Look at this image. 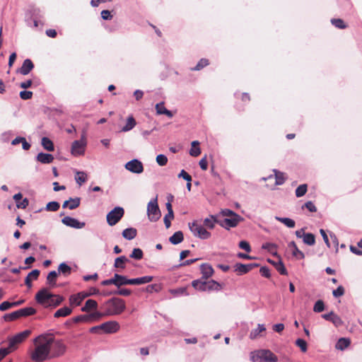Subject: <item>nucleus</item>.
Listing matches in <instances>:
<instances>
[{
  "instance_id": "obj_7",
  "label": "nucleus",
  "mask_w": 362,
  "mask_h": 362,
  "mask_svg": "<svg viewBox=\"0 0 362 362\" xmlns=\"http://www.w3.org/2000/svg\"><path fill=\"white\" fill-rule=\"evenodd\" d=\"M120 287L125 285H141L151 282L152 276H144L135 279H128L126 276L121 275Z\"/></svg>"
},
{
  "instance_id": "obj_31",
  "label": "nucleus",
  "mask_w": 362,
  "mask_h": 362,
  "mask_svg": "<svg viewBox=\"0 0 362 362\" xmlns=\"http://www.w3.org/2000/svg\"><path fill=\"white\" fill-rule=\"evenodd\" d=\"M57 273L56 271H51L47 276V284L51 288L56 286Z\"/></svg>"
},
{
  "instance_id": "obj_30",
  "label": "nucleus",
  "mask_w": 362,
  "mask_h": 362,
  "mask_svg": "<svg viewBox=\"0 0 362 362\" xmlns=\"http://www.w3.org/2000/svg\"><path fill=\"white\" fill-rule=\"evenodd\" d=\"M350 340L347 338H340L336 343L335 348L343 351L350 345Z\"/></svg>"
},
{
  "instance_id": "obj_10",
  "label": "nucleus",
  "mask_w": 362,
  "mask_h": 362,
  "mask_svg": "<svg viewBox=\"0 0 362 362\" xmlns=\"http://www.w3.org/2000/svg\"><path fill=\"white\" fill-rule=\"evenodd\" d=\"M30 330L26 329L21 332L8 339V349L11 351L17 349L18 344L22 343L30 334Z\"/></svg>"
},
{
  "instance_id": "obj_25",
  "label": "nucleus",
  "mask_w": 362,
  "mask_h": 362,
  "mask_svg": "<svg viewBox=\"0 0 362 362\" xmlns=\"http://www.w3.org/2000/svg\"><path fill=\"white\" fill-rule=\"evenodd\" d=\"M288 247L293 250L292 254L295 257H296L298 259H304V253L298 248L294 241H291V243H288Z\"/></svg>"
},
{
  "instance_id": "obj_12",
  "label": "nucleus",
  "mask_w": 362,
  "mask_h": 362,
  "mask_svg": "<svg viewBox=\"0 0 362 362\" xmlns=\"http://www.w3.org/2000/svg\"><path fill=\"white\" fill-rule=\"evenodd\" d=\"M243 218L238 214H235L233 217L225 218L222 220L215 221L221 227L229 230L230 228L235 227Z\"/></svg>"
},
{
  "instance_id": "obj_23",
  "label": "nucleus",
  "mask_w": 362,
  "mask_h": 362,
  "mask_svg": "<svg viewBox=\"0 0 362 362\" xmlns=\"http://www.w3.org/2000/svg\"><path fill=\"white\" fill-rule=\"evenodd\" d=\"M192 286L196 290H198V291H207L206 280L203 279L202 278L200 279L194 280L192 282Z\"/></svg>"
},
{
  "instance_id": "obj_60",
  "label": "nucleus",
  "mask_w": 362,
  "mask_h": 362,
  "mask_svg": "<svg viewBox=\"0 0 362 362\" xmlns=\"http://www.w3.org/2000/svg\"><path fill=\"white\" fill-rule=\"evenodd\" d=\"M166 110L164 102H161L156 105V110L158 115H163V112Z\"/></svg>"
},
{
  "instance_id": "obj_28",
  "label": "nucleus",
  "mask_w": 362,
  "mask_h": 362,
  "mask_svg": "<svg viewBox=\"0 0 362 362\" xmlns=\"http://www.w3.org/2000/svg\"><path fill=\"white\" fill-rule=\"evenodd\" d=\"M71 313H72V309L69 307L65 306V307H63V308L57 310L54 313V317H57V318L61 317H66V316L69 315Z\"/></svg>"
},
{
  "instance_id": "obj_5",
  "label": "nucleus",
  "mask_w": 362,
  "mask_h": 362,
  "mask_svg": "<svg viewBox=\"0 0 362 362\" xmlns=\"http://www.w3.org/2000/svg\"><path fill=\"white\" fill-rule=\"evenodd\" d=\"M250 360L252 362H277L278 358L269 349H261L250 353Z\"/></svg>"
},
{
  "instance_id": "obj_34",
  "label": "nucleus",
  "mask_w": 362,
  "mask_h": 362,
  "mask_svg": "<svg viewBox=\"0 0 362 362\" xmlns=\"http://www.w3.org/2000/svg\"><path fill=\"white\" fill-rule=\"evenodd\" d=\"M266 328L264 325L259 324L257 329H252L250 333V338L251 339H255L257 338L260 333L264 332Z\"/></svg>"
},
{
  "instance_id": "obj_47",
  "label": "nucleus",
  "mask_w": 362,
  "mask_h": 362,
  "mask_svg": "<svg viewBox=\"0 0 362 362\" xmlns=\"http://www.w3.org/2000/svg\"><path fill=\"white\" fill-rule=\"evenodd\" d=\"M60 207L59 203L55 201L50 202L46 205L45 209L47 211H57Z\"/></svg>"
},
{
  "instance_id": "obj_45",
  "label": "nucleus",
  "mask_w": 362,
  "mask_h": 362,
  "mask_svg": "<svg viewBox=\"0 0 362 362\" xmlns=\"http://www.w3.org/2000/svg\"><path fill=\"white\" fill-rule=\"evenodd\" d=\"M144 253L143 251L140 248H134L129 255V257L132 259L140 260L143 258Z\"/></svg>"
},
{
  "instance_id": "obj_21",
  "label": "nucleus",
  "mask_w": 362,
  "mask_h": 362,
  "mask_svg": "<svg viewBox=\"0 0 362 362\" xmlns=\"http://www.w3.org/2000/svg\"><path fill=\"white\" fill-rule=\"evenodd\" d=\"M120 279H121L120 274H115L112 278L103 280L101 282V284L103 286H109V285L113 284L115 286H117V288H120V280H119Z\"/></svg>"
},
{
  "instance_id": "obj_63",
  "label": "nucleus",
  "mask_w": 362,
  "mask_h": 362,
  "mask_svg": "<svg viewBox=\"0 0 362 362\" xmlns=\"http://www.w3.org/2000/svg\"><path fill=\"white\" fill-rule=\"evenodd\" d=\"M239 247L247 252H250L251 251L250 245L247 241H245V240L240 241L239 243Z\"/></svg>"
},
{
  "instance_id": "obj_64",
  "label": "nucleus",
  "mask_w": 362,
  "mask_h": 362,
  "mask_svg": "<svg viewBox=\"0 0 362 362\" xmlns=\"http://www.w3.org/2000/svg\"><path fill=\"white\" fill-rule=\"evenodd\" d=\"M28 204H29L28 199L27 198H25V199L21 200L19 202H18L16 204V206L18 209H24L28 206Z\"/></svg>"
},
{
  "instance_id": "obj_1",
  "label": "nucleus",
  "mask_w": 362,
  "mask_h": 362,
  "mask_svg": "<svg viewBox=\"0 0 362 362\" xmlns=\"http://www.w3.org/2000/svg\"><path fill=\"white\" fill-rule=\"evenodd\" d=\"M48 342L45 340V334H40L33 340L34 349L30 352V359L34 362H44L50 360V353Z\"/></svg>"
},
{
  "instance_id": "obj_44",
  "label": "nucleus",
  "mask_w": 362,
  "mask_h": 362,
  "mask_svg": "<svg viewBox=\"0 0 362 362\" xmlns=\"http://www.w3.org/2000/svg\"><path fill=\"white\" fill-rule=\"evenodd\" d=\"M19 317H21L18 310L8 314H6L4 316L5 321H13L18 319Z\"/></svg>"
},
{
  "instance_id": "obj_56",
  "label": "nucleus",
  "mask_w": 362,
  "mask_h": 362,
  "mask_svg": "<svg viewBox=\"0 0 362 362\" xmlns=\"http://www.w3.org/2000/svg\"><path fill=\"white\" fill-rule=\"evenodd\" d=\"M156 162L160 166H164L168 163V158L164 154H159L156 156Z\"/></svg>"
},
{
  "instance_id": "obj_36",
  "label": "nucleus",
  "mask_w": 362,
  "mask_h": 362,
  "mask_svg": "<svg viewBox=\"0 0 362 362\" xmlns=\"http://www.w3.org/2000/svg\"><path fill=\"white\" fill-rule=\"evenodd\" d=\"M43 148L48 151H53L54 149L53 142L47 137H43L41 141Z\"/></svg>"
},
{
  "instance_id": "obj_35",
  "label": "nucleus",
  "mask_w": 362,
  "mask_h": 362,
  "mask_svg": "<svg viewBox=\"0 0 362 362\" xmlns=\"http://www.w3.org/2000/svg\"><path fill=\"white\" fill-rule=\"evenodd\" d=\"M275 219L282 223H284L285 226H286L288 228H294L296 226L295 221L289 218H283L280 216H275Z\"/></svg>"
},
{
  "instance_id": "obj_11",
  "label": "nucleus",
  "mask_w": 362,
  "mask_h": 362,
  "mask_svg": "<svg viewBox=\"0 0 362 362\" xmlns=\"http://www.w3.org/2000/svg\"><path fill=\"white\" fill-rule=\"evenodd\" d=\"M86 138L85 133L81 135L80 140H76L71 145V153L74 156L83 155L85 153V148L86 146Z\"/></svg>"
},
{
  "instance_id": "obj_3",
  "label": "nucleus",
  "mask_w": 362,
  "mask_h": 362,
  "mask_svg": "<svg viewBox=\"0 0 362 362\" xmlns=\"http://www.w3.org/2000/svg\"><path fill=\"white\" fill-rule=\"evenodd\" d=\"M100 309L105 311L106 315H117L124 311L126 304L123 299L113 297L103 303L100 306Z\"/></svg>"
},
{
  "instance_id": "obj_26",
  "label": "nucleus",
  "mask_w": 362,
  "mask_h": 362,
  "mask_svg": "<svg viewBox=\"0 0 362 362\" xmlns=\"http://www.w3.org/2000/svg\"><path fill=\"white\" fill-rule=\"evenodd\" d=\"M137 234V230L134 228H128L123 230L122 236L129 240L134 239Z\"/></svg>"
},
{
  "instance_id": "obj_55",
  "label": "nucleus",
  "mask_w": 362,
  "mask_h": 362,
  "mask_svg": "<svg viewBox=\"0 0 362 362\" xmlns=\"http://www.w3.org/2000/svg\"><path fill=\"white\" fill-rule=\"evenodd\" d=\"M325 309V304L322 300H318L314 305L313 310L315 313H321Z\"/></svg>"
},
{
  "instance_id": "obj_54",
  "label": "nucleus",
  "mask_w": 362,
  "mask_h": 362,
  "mask_svg": "<svg viewBox=\"0 0 362 362\" xmlns=\"http://www.w3.org/2000/svg\"><path fill=\"white\" fill-rule=\"evenodd\" d=\"M75 179L76 182L81 185L86 181L87 175L84 172H77V176Z\"/></svg>"
},
{
  "instance_id": "obj_22",
  "label": "nucleus",
  "mask_w": 362,
  "mask_h": 362,
  "mask_svg": "<svg viewBox=\"0 0 362 362\" xmlns=\"http://www.w3.org/2000/svg\"><path fill=\"white\" fill-rule=\"evenodd\" d=\"M36 159L41 163L49 164L52 163L54 156L52 154L41 152L37 154Z\"/></svg>"
},
{
  "instance_id": "obj_61",
  "label": "nucleus",
  "mask_w": 362,
  "mask_h": 362,
  "mask_svg": "<svg viewBox=\"0 0 362 362\" xmlns=\"http://www.w3.org/2000/svg\"><path fill=\"white\" fill-rule=\"evenodd\" d=\"M174 218V214L169 216L168 214H165L163 218V221L166 228H169L171 226L170 221Z\"/></svg>"
},
{
  "instance_id": "obj_20",
  "label": "nucleus",
  "mask_w": 362,
  "mask_h": 362,
  "mask_svg": "<svg viewBox=\"0 0 362 362\" xmlns=\"http://www.w3.org/2000/svg\"><path fill=\"white\" fill-rule=\"evenodd\" d=\"M201 273L202 274V279L207 280L214 274V269L212 267L206 263H204L200 266Z\"/></svg>"
},
{
  "instance_id": "obj_17",
  "label": "nucleus",
  "mask_w": 362,
  "mask_h": 362,
  "mask_svg": "<svg viewBox=\"0 0 362 362\" xmlns=\"http://www.w3.org/2000/svg\"><path fill=\"white\" fill-rule=\"evenodd\" d=\"M322 317L325 320L332 322L336 327H339L343 325L341 319L332 311L329 313L323 314Z\"/></svg>"
},
{
  "instance_id": "obj_24",
  "label": "nucleus",
  "mask_w": 362,
  "mask_h": 362,
  "mask_svg": "<svg viewBox=\"0 0 362 362\" xmlns=\"http://www.w3.org/2000/svg\"><path fill=\"white\" fill-rule=\"evenodd\" d=\"M40 270L38 269H34L32 272H30L28 276L25 279V284L30 288L32 287V279H37L40 275Z\"/></svg>"
},
{
  "instance_id": "obj_39",
  "label": "nucleus",
  "mask_w": 362,
  "mask_h": 362,
  "mask_svg": "<svg viewBox=\"0 0 362 362\" xmlns=\"http://www.w3.org/2000/svg\"><path fill=\"white\" fill-rule=\"evenodd\" d=\"M20 317H26L33 315L36 313V310L32 307H26L18 310Z\"/></svg>"
},
{
  "instance_id": "obj_18",
  "label": "nucleus",
  "mask_w": 362,
  "mask_h": 362,
  "mask_svg": "<svg viewBox=\"0 0 362 362\" xmlns=\"http://www.w3.org/2000/svg\"><path fill=\"white\" fill-rule=\"evenodd\" d=\"M33 68L34 64L33 62L29 59H26L23 61L21 67L17 70V72L24 76L28 75Z\"/></svg>"
},
{
  "instance_id": "obj_40",
  "label": "nucleus",
  "mask_w": 362,
  "mask_h": 362,
  "mask_svg": "<svg viewBox=\"0 0 362 362\" xmlns=\"http://www.w3.org/2000/svg\"><path fill=\"white\" fill-rule=\"evenodd\" d=\"M58 271L59 273H61L66 276L71 274V268L65 262H62L59 265Z\"/></svg>"
},
{
  "instance_id": "obj_32",
  "label": "nucleus",
  "mask_w": 362,
  "mask_h": 362,
  "mask_svg": "<svg viewBox=\"0 0 362 362\" xmlns=\"http://www.w3.org/2000/svg\"><path fill=\"white\" fill-rule=\"evenodd\" d=\"M136 124V120L132 116L127 118L126 124L122 128V132H129L132 130Z\"/></svg>"
},
{
  "instance_id": "obj_16",
  "label": "nucleus",
  "mask_w": 362,
  "mask_h": 362,
  "mask_svg": "<svg viewBox=\"0 0 362 362\" xmlns=\"http://www.w3.org/2000/svg\"><path fill=\"white\" fill-rule=\"evenodd\" d=\"M258 267L257 264L252 263L244 264L242 263H237L234 266V271L238 273V275H243L247 274L253 268Z\"/></svg>"
},
{
  "instance_id": "obj_42",
  "label": "nucleus",
  "mask_w": 362,
  "mask_h": 362,
  "mask_svg": "<svg viewBox=\"0 0 362 362\" xmlns=\"http://www.w3.org/2000/svg\"><path fill=\"white\" fill-rule=\"evenodd\" d=\"M262 248L264 250H267L269 252H271L274 255H277L276 251L277 246L274 243H266L262 245Z\"/></svg>"
},
{
  "instance_id": "obj_38",
  "label": "nucleus",
  "mask_w": 362,
  "mask_h": 362,
  "mask_svg": "<svg viewBox=\"0 0 362 362\" xmlns=\"http://www.w3.org/2000/svg\"><path fill=\"white\" fill-rule=\"evenodd\" d=\"M303 241L305 245L312 246L315 243V236L311 233H306L304 235Z\"/></svg>"
},
{
  "instance_id": "obj_4",
  "label": "nucleus",
  "mask_w": 362,
  "mask_h": 362,
  "mask_svg": "<svg viewBox=\"0 0 362 362\" xmlns=\"http://www.w3.org/2000/svg\"><path fill=\"white\" fill-rule=\"evenodd\" d=\"M45 340L48 342L50 358H59L63 356L66 351V346L62 339H57L52 334H44Z\"/></svg>"
},
{
  "instance_id": "obj_51",
  "label": "nucleus",
  "mask_w": 362,
  "mask_h": 362,
  "mask_svg": "<svg viewBox=\"0 0 362 362\" xmlns=\"http://www.w3.org/2000/svg\"><path fill=\"white\" fill-rule=\"evenodd\" d=\"M209 64V61L206 59H201L196 66L192 68V69L194 71H199L204 67L206 66Z\"/></svg>"
},
{
  "instance_id": "obj_58",
  "label": "nucleus",
  "mask_w": 362,
  "mask_h": 362,
  "mask_svg": "<svg viewBox=\"0 0 362 362\" xmlns=\"http://www.w3.org/2000/svg\"><path fill=\"white\" fill-rule=\"evenodd\" d=\"M303 208L308 209L310 212H315L317 211L316 206L311 201L305 202V204L302 206V209Z\"/></svg>"
},
{
  "instance_id": "obj_33",
  "label": "nucleus",
  "mask_w": 362,
  "mask_h": 362,
  "mask_svg": "<svg viewBox=\"0 0 362 362\" xmlns=\"http://www.w3.org/2000/svg\"><path fill=\"white\" fill-rule=\"evenodd\" d=\"M129 262V259L125 256H120L115 259L114 267L124 269L125 268V263Z\"/></svg>"
},
{
  "instance_id": "obj_57",
  "label": "nucleus",
  "mask_w": 362,
  "mask_h": 362,
  "mask_svg": "<svg viewBox=\"0 0 362 362\" xmlns=\"http://www.w3.org/2000/svg\"><path fill=\"white\" fill-rule=\"evenodd\" d=\"M345 290L342 286H339L337 289L332 291V294L335 298L342 296L344 294Z\"/></svg>"
},
{
  "instance_id": "obj_59",
  "label": "nucleus",
  "mask_w": 362,
  "mask_h": 362,
  "mask_svg": "<svg viewBox=\"0 0 362 362\" xmlns=\"http://www.w3.org/2000/svg\"><path fill=\"white\" fill-rule=\"evenodd\" d=\"M33 96V92L29 90H22L20 92V97L22 100L30 99Z\"/></svg>"
},
{
  "instance_id": "obj_2",
  "label": "nucleus",
  "mask_w": 362,
  "mask_h": 362,
  "mask_svg": "<svg viewBox=\"0 0 362 362\" xmlns=\"http://www.w3.org/2000/svg\"><path fill=\"white\" fill-rule=\"evenodd\" d=\"M64 300L63 296L49 292L47 288H42L35 295V300L37 303L42 305L45 308H56L59 306Z\"/></svg>"
},
{
  "instance_id": "obj_29",
  "label": "nucleus",
  "mask_w": 362,
  "mask_h": 362,
  "mask_svg": "<svg viewBox=\"0 0 362 362\" xmlns=\"http://www.w3.org/2000/svg\"><path fill=\"white\" fill-rule=\"evenodd\" d=\"M98 308V303L93 299H88L86 300L83 307H82L81 310L83 312H88L90 310H95Z\"/></svg>"
},
{
  "instance_id": "obj_48",
  "label": "nucleus",
  "mask_w": 362,
  "mask_h": 362,
  "mask_svg": "<svg viewBox=\"0 0 362 362\" xmlns=\"http://www.w3.org/2000/svg\"><path fill=\"white\" fill-rule=\"evenodd\" d=\"M331 23L333 25H334L337 28L344 29L346 28V25L344 23V21L341 18H332L331 20Z\"/></svg>"
},
{
  "instance_id": "obj_49",
  "label": "nucleus",
  "mask_w": 362,
  "mask_h": 362,
  "mask_svg": "<svg viewBox=\"0 0 362 362\" xmlns=\"http://www.w3.org/2000/svg\"><path fill=\"white\" fill-rule=\"evenodd\" d=\"M274 267L281 274V275H287V270L283 264V262L279 260L275 264Z\"/></svg>"
},
{
  "instance_id": "obj_43",
  "label": "nucleus",
  "mask_w": 362,
  "mask_h": 362,
  "mask_svg": "<svg viewBox=\"0 0 362 362\" xmlns=\"http://www.w3.org/2000/svg\"><path fill=\"white\" fill-rule=\"evenodd\" d=\"M72 321L75 323L78 322H88L91 321V316H89V315H81L76 317H74L72 319Z\"/></svg>"
},
{
  "instance_id": "obj_13",
  "label": "nucleus",
  "mask_w": 362,
  "mask_h": 362,
  "mask_svg": "<svg viewBox=\"0 0 362 362\" xmlns=\"http://www.w3.org/2000/svg\"><path fill=\"white\" fill-rule=\"evenodd\" d=\"M124 167L127 170L136 174H140L144 171L142 163L136 158L127 162Z\"/></svg>"
},
{
  "instance_id": "obj_27",
  "label": "nucleus",
  "mask_w": 362,
  "mask_h": 362,
  "mask_svg": "<svg viewBox=\"0 0 362 362\" xmlns=\"http://www.w3.org/2000/svg\"><path fill=\"white\" fill-rule=\"evenodd\" d=\"M184 236L182 231L179 230L175 232L172 236L170 237L169 241L173 245H177L183 241Z\"/></svg>"
},
{
  "instance_id": "obj_53",
  "label": "nucleus",
  "mask_w": 362,
  "mask_h": 362,
  "mask_svg": "<svg viewBox=\"0 0 362 362\" xmlns=\"http://www.w3.org/2000/svg\"><path fill=\"white\" fill-rule=\"evenodd\" d=\"M296 345L298 346L303 352H306L308 349V344L304 339L300 338L296 339Z\"/></svg>"
},
{
  "instance_id": "obj_37",
  "label": "nucleus",
  "mask_w": 362,
  "mask_h": 362,
  "mask_svg": "<svg viewBox=\"0 0 362 362\" xmlns=\"http://www.w3.org/2000/svg\"><path fill=\"white\" fill-rule=\"evenodd\" d=\"M207 291H219L221 289V284L215 280H206Z\"/></svg>"
},
{
  "instance_id": "obj_6",
  "label": "nucleus",
  "mask_w": 362,
  "mask_h": 362,
  "mask_svg": "<svg viewBox=\"0 0 362 362\" xmlns=\"http://www.w3.org/2000/svg\"><path fill=\"white\" fill-rule=\"evenodd\" d=\"M147 215L150 221L156 222L161 216V212L158 204L157 197L152 199L147 205Z\"/></svg>"
},
{
  "instance_id": "obj_8",
  "label": "nucleus",
  "mask_w": 362,
  "mask_h": 362,
  "mask_svg": "<svg viewBox=\"0 0 362 362\" xmlns=\"http://www.w3.org/2000/svg\"><path fill=\"white\" fill-rule=\"evenodd\" d=\"M124 210L122 207L116 206L107 214V222L110 226L117 224L123 217Z\"/></svg>"
},
{
  "instance_id": "obj_41",
  "label": "nucleus",
  "mask_w": 362,
  "mask_h": 362,
  "mask_svg": "<svg viewBox=\"0 0 362 362\" xmlns=\"http://www.w3.org/2000/svg\"><path fill=\"white\" fill-rule=\"evenodd\" d=\"M274 172L275 179H276L275 184L276 185H283L285 182L284 173H281L277 170H274Z\"/></svg>"
},
{
  "instance_id": "obj_19",
  "label": "nucleus",
  "mask_w": 362,
  "mask_h": 362,
  "mask_svg": "<svg viewBox=\"0 0 362 362\" xmlns=\"http://www.w3.org/2000/svg\"><path fill=\"white\" fill-rule=\"evenodd\" d=\"M88 296H89V294L83 293L71 295L69 298L70 305L72 306L80 305L81 302Z\"/></svg>"
},
{
  "instance_id": "obj_50",
  "label": "nucleus",
  "mask_w": 362,
  "mask_h": 362,
  "mask_svg": "<svg viewBox=\"0 0 362 362\" xmlns=\"http://www.w3.org/2000/svg\"><path fill=\"white\" fill-rule=\"evenodd\" d=\"M69 201L70 206H69V209L71 210H74L78 207L81 203V199L79 197L70 198Z\"/></svg>"
},
{
  "instance_id": "obj_46",
  "label": "nucleus",
  "mask_w": 362,
  "mask_h": 362,
  "mask_svg": "<svg viewBox=\"0 0 362 362\" xmlns=\"http://www.w3.org/2000/svg\"><path fill=\"white\" fill-rule=\"evenodd\" d=\"M308 186L306 184L299 185L296 189V196L297 197H301L307 192Z\"/></svg>"
},
{
  "instance_id": "obj_15",
  "label": "nucleus",
  "mask_w": 362,
  "mask_h": 362,
  "mask_svg": "<svg viewBox=\"0 0 362 362\" xmlns=\"http://www.w3.org/2000/svg\"><path fill=\"white\" fill-rule=\"evenodd\" d=\"M62 222L63 224L66 226H69L73 228L80 229L85 226V222H80L77 219L72 218L71 216H65L62 219Z\"/></svg>"
},
{
  "instance_id": "obj_14",
  "label": "nucleus",
  "mask_w": 362,
  "mask_h": 362,
  "mask_svg": "<svg viewBox=\"0 0 362 362\" xmlns=\"http://www.w3.org/2000/svg\"><path fill=\"white\" fill-rule=\"evenodd\" d=\"M100 327L105 333L112 334L119 329V325L116 321H108L100 325Z\"/></svg>"
},
{
  "instance_id": "obj_62",
  "label": "nucleus",
  "mask_w": 362,
  "mask_h": 362,
  "mask_svg": "<svg viewBox=\"0 0 362 362\" xmlns=\"http://www.w3.org/2000/svg\"><path fill=\"white\" fill-rule=\"evenodd\" d=\"M261 275L265 278L271 276L270 270L267 267H262L259 269Z\"/></svg>"
},
{
  "instance_id": "obj_9",
  "label": "nucleus",
  "mask_w": 362,
  "mask_h": 362,
  "mask_svg": "<svg viewBox=\"0 0 362 362\" xmlns=\"http://www.w3.org/2000/svg\"><path fill=\"white\" fill-rule=\"evenodd\" d=\"M189 228L194 235L200 239L206 240L211 237V233L197 221L189 223Z\"/></svg>"
},
{
  "instance_id": "obj_52",
  "label": "nucleus",
  "mask_w": 362,
  "mask_h": 362,
  "mask_svg": "<svg viewBox=\"0 0 362 362\" xmlns=\"http://www.w3.org/2000/svg\"><path fill=\"white\" fill-rule=\"evenodd\" d=\"M215 221H218L214 218V216H211V218H206L204 221V224L206 227L209 228V229H213L214 228V223H216Z\"/></svg>"
}]
</instances>
